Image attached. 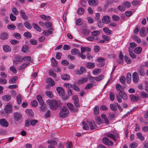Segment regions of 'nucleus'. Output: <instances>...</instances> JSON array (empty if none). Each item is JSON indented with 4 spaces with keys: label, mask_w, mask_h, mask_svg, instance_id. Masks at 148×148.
Segmentation results:
<instances>
[{
    "label": "nucleus",
    "mask_w": 148,
    "mask_h": 148,
    "mask_svg": "<svg viewBox=\"0 0 148 148\" xmlns=\"http://www.w3.org/2000/svg\"><path fill=\"white\" fill-rule=\"evenodd\" d=\"M69 112V110L66 107H63L60 112L59 116L62 118L65 117L68 115Z\"/></svg>",
    "instance_id": "1"
},
{
    "label": "nucleus",
    "mask_w": 148,
    "mask_h": 148,
    "mask_svg": "<svg viewBox=\"0 0 148 148\" xmlns=\"http://www.w3.org/2000/svg\"><path fill=\"white\" fill-rule=\"evenodd\" d=\"M13 118L15 121H18L23 118L22 114L18 112H15L13 113Z\"/></svg>",
    "instance_id": "2"
},
{
    "label": "nucleus",
    "mask_w": 148,
    "mask_h": 148,
    "mask_svg": "<svg viewBox=\"0 0 148 148\" xmlns=\"http://www.w3.org/2000/svg\"><path fill=\"white\" fill-rule=\"evenodd\" d=\"M47 104L50 106L51 109L53 110H56V107L54 102V100H48L46 101Z\"/></svg>",
    "instance_id": "3"
},
{
    "label": "nucleus",
    "mask_w": 148,
    "mask_h": 148,
    "mask_svg": "<svg viewBox=\"0 0 148 148\" xmlns=\"http://www.w3.org/2000/svg\"><path fill=\"white\" fill-rule=\"evenodd\" d=\"M102 142L104 144L107 146L112 145L113 144V142L106 137L103 138Z\"/></svg>",
    "instance_id": "4"
},
{
    "label": "nucleus",
    "mask_w": 148,
    "mask_h": 148,
    "mask_svg": "<svg viewBox=\"0 0 148 148\" xmlns=\"http://www.w3.org/2000/svg\"><path fill=\"white\" fill-rule=\"evenodd\" d=\"M9 125L8 122L5 119H0V125L3 127H6Z\"/></svg>",
    "instance_id": "5"
},
{
    "label": "nucleus",
    "mask_w": 148,
    "mask_h": 148,
    "mask_svg": "<svg viewBox=\"0 0 148 148\" xmlns=\"http://www.w3.org/2000/svg\"><path fill=\"white\" fill-rule=\"evenodd\" d=\"M138 72L140 75L141 76H144L145 74L144 70V66L141 65L140 67L138 69Z\"/></svg>",
    "instance_id": "6"
},
{
    "label": "nucleus",
    "mask_w": 148,
    "mask_h": 148,
    "mask_svg": "<svg viewBox=\"0 0 148 148\" xmlns=\"http://www.w3.org/2000/svg\"><path fill=\"white\" fill-rule=\"evenodd\" d=\"M132 79L135 83H137L138 81L139 77L138 73L135 72L132 74Z\"/></svg>",
    "instance_id": "7"
},
{
    "label": "nucleus",
    "mask_w": 148,
    "mask_h": 148,
    "mask_svg": "<svg viewBox=\"0 0 148 148\" xmlns=\"http://www.w3.org/2000/svg\"><path fill=\"white\" fill-rule=\"evenodd\" d=\"M88 3L91 6H97L98 5V2L97 0H88Z\"/></svg>",
    "instance_id": "8"
},
{
    "label": "nucleus",
    "mask_w": 148,
    "mask_h": 148,
    "mask_svg": "<svg viewBox=\"0 0 148 148\" xmlns=\"http://www.w3.org/2000/svg\"><path fill=\"white\" fill-rule=\"evenodd\" d=\"M4 110L7 113H11L12 112V106L10 105H7L5 107Z\"/></svg>",
    "instance_id": "9"
},
{
    "label": "nucleus",
    "mask_w": 148,
    "mask_h": 148,
    "mask_svg": "<svg viewBox=\"0 0 148 148\" xmlns=\"http://www.w3.org/2000/svg\"><path fill=\"white\" fill-rule=\"evenodd\" d=\"M56 90L60 96H63L65 94V91L64 89L61 87H58L56 88Z\"/></svg>",
    "instance_id": "10"
},
{
    "label": "nucleus",
    "mask_w": 148,
    "mask_h": 148,
    "mask_svg": "<svg viewBox=\"0 0 148 148\" xmlns=\"http://www.w3.org/2000/svg\"><path fill=\"white\" fill-rule=\"evenodd\" d=\"M102 21L106 24H108L110 22V18L108 15L104 16L103 18Z\"/></svg>",
    "instance_id": "11"
},
{
    "label": "nucleus",
    "mask_w": 148,
    "mask_h": 148,
    "mask_svg": "<svg viewBox=\"0 0 148 148\" xmlns=\"http://www.w3.org/2000/svg\"><path fill=\"white\" fill-rule=\"evenodd\" d=\"M119 95L123 99L126 100L127 98L126 94L123 91H121L119 92Z\"/></svg>",
    "instance_id": "12"
},
{
    "label": "nucleus",
    "mask_w": 148,
    "mask_h": 148,
    "mask_svg": "<svg viewBox=\"0 0 148 148\" xmlns=\"http://www.w3.org/2000/svg\"><path fill=\"white\" fill-rule=\"evenodd\" d=\"M139 34L141 36L144 37L147 35V32L144 27H142L140 30Z\"/></svg>",
    "instance_id": "13"
},
{
    "label": "nucleus",
    "mask_w": 148,
    "mask_h": 148,
    "mask_svg": "<svg viewBox=\"0 0 148 148\" xmlns=\"http://www.w3.org/2000/svg\"><path fill=\"white\" fill-rule=\"evenodd\" d=\"M8 37V34L6 33H2L0 35V38L3 40L7 39Z\"/></svg>",
    "instance_id": "14"
},
{
    "label": "nucleus",
    "mask_w": 148,
    "mask_h": 148,
    "mask_svg": "<svg viewBox=\"0 0 148 148\" xmlns=\"http://www.w3.org/2000/svg\"><path fill=\"white\" fill-rule=\"evenodd\" d=\"M3 49L5 52H10L11 50V47L9 46L6 45H4L3 46Z\"/></svg>",
    "instance_id": "15"
},
{
    "label": "nucleus",
    "mask_w": 148,
    "mask_h": 148,
    "mask_svg": "<svg viewBox=\"0 0 148 148\" xmlns=\"http://www.w3.org/2000/svg\"><path fill=\"white\" fill-rule=\"evenodd\" d=\"M91 50V49L88 47H81V52L82 53H84L86 51L90 52Z\"/></svg>",
    "instance_id": "16"
},
{
    "label": "nucleus",
    "mask_w": 148,
    "mask_h": 148,
    "mask_svg": "<svg viewBox=\"0 0 148 148\" xmlns=\"http://www.w3.org/2000/svg\"><path fill=\"white\" fill-rule=\"evenodd\" d=\"M88 123L90 130H92L95 129V127L96 126V124L94 121H90Z\"/></svg>",
    "instance_id": "17"
},
{
    "label": "nucleus",
    "mask_w": 148,
    "mask_h": 148,
    "mask_svg": "<svg viewBox=\"0 0 148 148\" xmlns=\"http://www.w3.org/2000/svg\"><path fill=\"white\" fill-rule=\"evenodd\" d=\"M95 64L92 62H88L86 64V66L89 69L93 68L95 67Z\"/></svg>",
    "instance_id": "18"
},
{
    "label": "nucleus",
    "mask_w": 148,
    "mask_h": 148,
    "mask_svg": "<svg viewBox=\"0 0 148 148\" xmlns=\"http://www.w3.org/2000/svg\"><path fill=\"white\" fill-rule=\"evenodd\" d=\"M11 98V96L9 95H6L3 96L2 97L3 100L5 101H9Z\"/></svg>",
    "instance_id": "19"
},
{
    "label": "nucleus",
    "mask_w": 148,
    "mask_h": 148,
    "mask_svg": "<svg viewBox=\"0 0 148 148\" xmlns=\"http://www.w3.org/2000/svg\"><path fill=\"white\" fill-rule=\"evenodd\" d=\"M131 73H127L126 76L127 82V83L129 84L131 82Z\"/></svg>",
    "instance_id": "20"
},
{
    "label": "nucleus",
    "mask_w": 148,
    "mask_h": 148,
    "mask_svg": "<svg viewBox=\"0 0 148 148\" xmlns=\"http://www.w3.org/2000/svg\"><path fill=\"white\" fill-rule=\"evenodd\" d=\"M71 54L73 55L77 54L78 55V54L79 53L80 51L77 49H73L71 50Z\"/></svg>",
    "instance_id": "21"
},
{
    "label": "nucleus",
    "mask_w": 148,
    "mask_h": 148,
    "mask_svg": "<svg viewBox=\"0 0 148 148\" xmlns=\"http://www.w3.org/2000/svg\"><path fill=\"white\" fill-rule=\"evenodd\" d=\"M22 18L24 20H27L28 18V16L25 14V13L22 10L20 12Z\"/></svg>",
    "instance_id": "22"
},
{
    "label": "nucleus",
    "mask_w": 148,
    "mask_h": 148,
    "mask_svg": "<svg viewBox=\"0 0 148 148\" xmlns=\"http://www.w3.org/2000/svg\"><path fill=\"white\" fill-rule=\"evenodd\" d=\"M37 98L39 103L40 105H42L44 103L42 98L40 95H37Z\"/></svg>",
    "instance_id": "23"
},
{
    "label": "nucleus",
    "mask_w": 148,
    "mask_h": 148,
    "mask_svg": "<svg viewBox=\"0 0 148 148\" xmlns=\"http://www.w3.org/2000/svg\"><path fill=\"white\" fill-rule=\"evenodd\" d=\"M110 110L113 111H116L117 110V107L114 104H110Z\"/></svg>",
    "instance_id": "24"
},
{
    "label": "nucleus",
    "mask_w": 148,
    "mask_h": 148,
    "mask_svg": "<svg viewBox=\"0 0 148 148\" xmlns=\"http://www.w3.org/2000/svg\"><path fill=\"white\" fill-rule=\"evenodd\" d=\"M51 65L52 66H57L58 62L54 58H52L51 59Z\"/></svg>",
    "instance_id": "25"
},
{
    "label": "nucleus",
    "mask_w": 148,
    "mask_h": 148,
    "mask_svg": "<svg viewBox=\"0 0 148 148\" xmlns=\"http://www.w3.org/2000/svg\"><path fill=\"white\" fill-rule=\"evenodd\" d=\"M142 51V48L140 47H137L134 49V52L136 53L139 54Z\"/></svg>",
    "instance_id": "26"
},
{
    "label": "nucleus",
    "mask_w": 148,
    "mask_h": 148,
    "mask_svg": "<svg viewBox=\"0 0 148 148\" xmlns=\"http://www.w3.org/2000/svg\"><path fill=\"white\" fill-rule=\"evenodd\" d=\"M122 5L126 8H129L130 7L131 3L129 1H126L122 3Z\"/></svg>",
    "instance_id": "27"
},
{
    "label": "nucleus",
    "mask_w": 148,
    "mask_h": 148,
    "mask_svg": "<svg viewBox=\"0 0 148 148\" xmlns=\"http://www.w3.org/2000/svg\"><path fill=\"white\" fill-rule=\"evenodd\" d=\"M136 136L141 141H143L145 140V138L143 136L141 133L138 132L136 133Z\"/></svg>",
    "instance_id": "28"
},
{
    "label": "nucleus",
    "mask_w": 148,
    "mask_h": 148,
    "mask_svg": "<svg viewBox=\"0 0 148 148\" xmlns=\"http://www.w3.org/2000/svg\"><path fill=\"white\" fill-rule=\"evenodd\" d=\"M25 112L27 115L31 116H33L34 113L32 110L27 109L25 110Z\"/></svg>",
    "instance_id": "29"
},
{
    "label": "nucleus",
    "mask_w": 148,
    "mask_h": 148,
    "mask_svg": "<svg viewBox=\"0 0 148 148\" xmlns=\"http://www.w3.org/2000/svg\"><path fill=\"white\" fill-rule=\"evenodd\" d=\"M47 82L51 86H53L55 85V82L51 78H48L47 80Z\"/></svg>",
    "instance_id": "30"
},
{
    "label": "nucleus",
    "mask_w": 148,
    "mask_h": 148,
    "mask_svg": "<svg viewBox=\"0 0 148 148\" xmlns=\"http://www.w3.org/2000/svg\"><path fill=\"white\" fill-rule=\"evenodd\" d=\"M104 77V75H101L99 76L95 77V80L97 82L101 81Z\"/></svg>",
    "instance_id": "31"
},
{
    "label": "nucleus",
    "mask_w": 148,
    "mask_h": 148,
    "mask_svg": "<svg viewBox=\"0 0 148 148\" xmlns=\"http://www.w3.org/2000/svg\"><path fill=\"white\" fill-rule=\"evenodd\" d=\"M54 102L55 104V107H56V109L58 107H61V102L59 100H54Z\"/></svg>",
    "instance_id": "32"
},
{
    "label": "nucleus",
    "mask_w": 148,
    "mask_h": 148,
    "mask_svg": "<svg viewBox=\"0 0 148 148\" xmlns=\"http://www.w3.org/2000/svg\"><path fill=\"white\" fill-rule=\"evenodd\" d=\"M32 26L36 30L39 32L41 31V28L37 24L33 23L32 24Z\"/></svg>",
    "instance_id": "33"
},
{
    "label": "nucleus",
    "mask_w": 148,
    "mask_h": 148,
    "mask_svg": "<svg viewBox=\"0 0 148 148\" xmlns=\"http://www.w3.org/2000/svg\"><path fill=\"white\" fill-rule=\"evenodd\" d=\"M116 89L117 91H123L124 89V88L122 86L120 85L117 84L116 85Z\"/></svg>",
    "instance_id": "34"
},
{
    "label": "nucleus",
    "mask_w": 148,
    "mask_h": 148,
    "mask_svg": "<svg viewBox=\"0 0 148 148\" xmlns=\"http://www.w3.org/2000/svg\"><path fill=\"white\" fill-rule=\"evenodd\" d=\"M131 100L132 101H138L139 99V98L136 97L133 95H131L130 96Z\"/></svg>",
    "instance_id": "35"
},
{
    "label": "nucleus",
    "mask_w": 148,
    "mask_h": 148,
    "mask_svg": "<svg viewBox=\"0 0 148 148\" xmlns=\"http://www.w3.org/2000/svg\"><path fill=\"white\" fill-rule=\"evenodd\" d=\"M101 71V69H95L92 72L93 75H96L99 74Z\"/></svg>",
    "instance_id": "36"
},
{
    "label": "nucleus",
    "mask_w": 148,
    "mask_h": 148,
    "mask_svg": "<svg viewBox=\"0 0 148 148\" xmlns=\"http://www.w3.org/2000/svg\"><path fill=\"white\" fill-rule=\"evenodd\" d=\"M16 100L18 104H20L21 103V97L20 94L16 96Z\"/></svg>",
    "instance_id": "37"
},
{
    "label": "nucleus",
    "mask_w": 148,
    "mask_h": 148,
    "mask_svg": "<svg viewBox=\"0 0 148 148\" xmlns=\"http://www.w3.org/2000/svg\"><path fill=\"white\" fill-rule=\"evenodd\" d=\"M106 136L110 138L113 139L114 141H116V140L114 138V136L113 134L108 133L106 134Z\"/></svg>",
    "instance_id": "38"
},
{
    "label": "nucleus",
    "mask_w": 148,
    "mask_h": 148,
    "mask_svg": "<svg viewBox=\"0 0 148 148\" xmlns=\"http://www.w3.org/2000/svg\"><path fill=\"white\" fill-rule=\"evenodd\" d=\"M17 76H15L10 78L9 81L10 84H14L16 82V81L17 79Z\"/></svg>",
    "instance_id": "39"
},
{
    "label": "nucleus",
    "mask_w": 148,
    "mask_h": 148,
    "mask_svg": "<svg viewBox=\"0 0 148 148\" xmlns=\"http://www.w3.org/2000/svg\"><path fill=\"white\" fill-rule=\"evenodd\" d=\"M129 52L131 58H136V55L132 52V50L130 48H129Z\"/></svg>",
    "instance_id": "40"
},
{
    "label": "nucleus",
    "mask_w": 148,
    "mask_h": 148,
    "mask_svg": "<svg viewBox=\"0 0 148 148\" xmlns=\"http://www.w3.org/2000/svg\"><path fill=\"white\" fill-rule=\"evenodd\" d=\"M84 10L82 8H79L77 11V14L79 15H82L84 12Z\"/></svg>",
    "instance_id": "41"
},
{
    "label": "nucleus",
    "mask_w": 148,
    "mask_h": 148,
    "mask_svg": "<svg viewBox=\"0 0 148 148\" xmlns=\"http://www.w3.org/2000/svg\"><path fill=\"white\" fill-rule=\"evenodd\" d=\"M103 30L107 35H110L111 34V31L110 30L108 27L104 28Z\"/></svg>",
    "instance_id": "42"
},
{
    "label": "nucleus",
    "mask_w": 148,
    "mask_h": 148,
    "mask_svg": "<svg viewBox=\"0 0 148 148\" xmlns=\"http://www.w3.org/2000/svg\"><path fill=\"white\" fill-rule=\"evenodd\" d=\"M22 59L25 61H29L32 62V61L31 60V57L30 56H26L22 58Z\"/></svg>",
    "instance_id": "43"
},
{
    "label": "nucleus",
    "mask_w": 148,
    "mask_h": 148,
    "mask_svg": "<svg viewBox=\"0 0 148 148\" xmlns=\"http://www.w3.org/2000/svg\"><path fill=\"white\" fill-rule=\"evenodd\" d=\"M40 17L42 19L46 21H48L51 19V17L50 16H47L44 15H40Z\"/></svg>",
    "instance_id": "44"
},
{
    "label": "nucleus",
    "mask_w": 148,
    "mask_h": 148,
    "mask_svg": "<svg viewBox=\"0 0 148 148\" xmlns=\"http://www.w3.org/2000/svg\"><path fill=\"white\" fill-rule=\"evenodd\" d=\"M30 64L29 62H27L23 64L20 66V69L22 70L23 69L25 68Z\"/></svg>",
    "instance_id": "45"
},
{
    "label": "nucleus",
    "mask_w": 148,
    "mask_h": 148,
    "mask_svg": "<svg viewBox=\"0 0 148 148\" xmlns=\"http://www.w3.org/2000/svg\"><path fill=\"white\" fill-rule=\"evenodd\" d=\"M112 19L114 21H117L119 20L120 18L116 15H113L112 16Z\"/></svg>",
    "instance_id": "46"
},
{
    "label": "nucleus",
    "mask_w": 148,
    "mask_h": 148,
    "mask_svg": "<svg viewBox=\"0 0 148 148\" xmlns=\"http://www.w3.org/2000/svg\"><path fill=\"white\" fill-rule=\"evenodd\" d=\"M62 78L64 80H69L70 79V77L69 75L66 74L62 75Z\"/></svg>",
    "instance_id": "47"
},
{
    "label": "nucleus",
    "mask_w": 148,
    "mask_h": 148,
    "mask_svg": "<svg viewBox=\"0 0 148 148\" xmlns=\"http://www.w3.org/2000/svg\"><path fill=\"white\" fill-rule=\"evenodd\" d=\"M24 36L27 38H30L32 37L31 34L29 32L24 33Z\"/></svg>",
    "instance_id": "48"
},
{
    "label": "nucleus",
    "mask_w": 148,
    "mask_h": 148,
    "mask_svg": "<svg viewBox=\"0 0 148 148\" xmlns=\"http://www.w3.org/2000/svg\"><path fill=\"white\" fill-rule=\"evenodd\" d=\"M124 59L125 61L127 64H130L132 62V61L127 56H124Z\"/></svg>",
    "instance_id": "49"
},
{
    "label": "nucleus",
    "mask_w": 148,
    "mask_h": 148,
    "mask_svg": "<svg viewBox=\"0 0 148 148\" xmlns=\"http://www.w3.org/2000/svg\"><path fill=\"white\" fill-rule=\"evenodd\" d=\"M133 38L135 40L137 41L138 43H139L141 42V40L138 36L135 35L133 37Z\"/></svg>",
    "instance_id": "50"
},
{
    "label": "nucleus",
    "mask_w": 148,
    "mask_h": 148,
    "mask_svg": "<svg viewBox=\"0 0 148 148\" xmlns=\"http://www.w3.org/2000/svg\"><path fill=\"white\" fill-rule=\"evenodd\" d=\"M88 80V78L86 77H85L79 80L78 82L79 83L82 84L83 83L86 82Z\"/></svg>",
    "instance_id": "51"
},
{
    "label": "nucleus",
    "mask_w": 148,
    "mask_h": 148,
    "mask_svg": "<svg viewBox=\"0 0 148 148\" xmlns=\"http://www.w3.org/2000/svg\"><path fill=\"white\" fill-rule=\"evenodd\" d=\"M99 107L97 106L95 107L94 109V114L95 115H97L99 113Z\"/></svg>",
    "instance_id": "52"
},
{
    "label": "nucleus",
    "mask_w": 148,
    "mask_h": 148,
    "mask_svg": "<svg viewBox=\"0 0 148 148\" xmlns=\"http://www.w3.org/2000/svg\"><path fill=\"white\" fill-rule=\"evenodd\" d=\"M46 95L49 97L51 98L53 96L52 92L51 91H47L45 92Z\"/></svg>",
    "instance_id": "53"
},
{
    "label": "nucleus",
    "mask_w": 148,
    "mask_h": 148,
    "mask_svg": "<svg viewBox=\"0 0 148 148\" xmlns=\"http://www.w3.org/2000/svg\"><path fill=\"white\" fill-rule=\"evenodd\" d=\"M45 25L47 28H52V24L49 22H46Z\"/></svg>",
    "instance_id": "54"
},
{
    "label": "nucleus",
    "mask_w": 148,
    "mask_h": 148,
    "mask_svg": "<svg viewBox=\"0 0 148 148\" xmlns=\"http://www.w3.org/2000/svg\"><path fill=\"white\" fill-rule=\"evenodd\" d=\"M110 99L112 101H113L114 99V94L112 92H110L109 94Z\"/></svg>",
    "instance_id": "55"
},
{
    "label": "nucleus",
    "mask_w": 148,
    "mask_h": 148,
    "mask_svg": "<svg viewBox=\"0 0 148 148\" xmlns=\"http://www.w3.org/2000/svg\"><path fill=\"white\" fill-rule=\"evenodd\" d=\"M82 125H83V129L84 130H88L89 128L86 122L85 121L82 122Z\"/></svg>",
    "instance_id": "56"
},
{
    "label": "nucleus",
    "mask_w": 148,
    "mask_h": 148,
    "mask_svg": "<svg viewBox=\"0 0 148 148\" xmlns=\"http://www.w3.org/2000/svg\"><path fill=\"white\" fill-rule=\"evenodd\" d=\"M38 102L36 100H34L31 103V106L33 107H36L38 105Z\"/></svg>",
    "instance_id": "57"
},
{
    "label": "nucleus",
    "mask_w": 148,
    "mask_h": 148,
    "mask_svg": "<svg viewBox=\"0 0 148 148\" xmlns=\"http://www.w3.org/2000/svg\"><path fill=\"white\" fill-rule=\"evenodd\" d=\"M125 78L123 76H122L120 79V82L123 84H124L125 83Z\"/></svg>",
    "instance_id": "58"
},
{
    "label": "nucleus",
    "mask_w": 148,
    "mask_h": 148,
    "mask_svg": "<svg viewBox=\"0 0 148 148\" xmlns=\"http://www.w3.org/2000/svg\"><path fill=\"white\" fill-rule=\"evenodd\" d=\"M7 27L8 29H10L11 30H14L16 28L15 26L13 24L8 25L7 26Z\"/></svg>",
    "instance_id": "59"
},
{
    "label": "nucleus",
    "mask_w": 148,
    "mask_h": 148,
    "mask_svg": "<svg viewBox=\"0 0 148 148\" xmlns=\"http://www.w3.org/2000/svg\"><path fill=\"white\" fill-rule=\"evenodd\" d=\"M51 116L50 111V110H48L45 114L44 117L45 118L49 117Z\"/></svg>",
    "instance_id": "60"
},
{
    "label": "nucleus",
    "mask_w": 148,
    "mask_h": 148,
    "mask_svg": "<svg viewBox=\"0 0 148 148\" xmlns=\"http://www.w3.org/2000/svg\"><path fill=\"white\" fill-rule=\"evenodd\" d=\"M99 33L100 32L99 31L95 30L91 33V35L92 36H95L99 34Z\"/></svg>",
    "instance_id": "61"
},
{
    "label": "nucleus",
    "mask_w": 148,
    "mask_h": 148,
    "mask_svg": "<svg viewBox=\"0 0 148 148\" xmlns=\"http://www.w3.org/2000/svg\"><path fill=\"white\" fill-rule=\"evenodd\" d=\"M12 11L13 12L15 15H17L18 14L19 12L16 8H12Z\"/></svg>",
    "instance_id": "62"
},
{
    "label": "nucleus",
    "mask_w": 148,
    "mask_h": 148,
    "mask_svg": "<svg viewBox=\"0 0 148 148\" xmlns=\"http://www.w3.org/2000/svg\"><path fill=\"white\" fill-rule=\"evenodd\" d=\"M13 36L16 39H19L21 38V36L20 34L18 33H15L13 34Z\"/></svg>",
    "instance_id": "63"
},
{
    "label": "nucleus",
    "mask_w": 148,
    "mask_h": 148,
    "mask_svg": "<svg viewBox=\"0 0 148 148\" xmlns=\"http://www.w3.org/2000/svg\"><path fill=\"white\" fill-rule=\"evenodd\" d=\"M24 24L25 27L28 29H31L32 27V26L27 22H25Z\"/></svg>",
    "instance_id": "64"
}]
</instances>
